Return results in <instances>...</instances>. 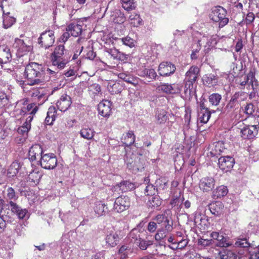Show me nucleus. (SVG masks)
Segmentation results:
<instances>
[{
	"label": "nucleus",
	"instance_id": "nucleus-37",
	"mask_svg": "<svg viewBox=\"0 0 259 259\" xmlns=\"http://www.w3.org/2000/svg\"><path fill=\"white\" fill-rule=\"evenodd\" d=\"M122 143L126 146H130L132 145L135 142V136L132 131H129L126 133L124 138L122 139Z\"/></svg>",
	"mask_w": 259,
	"mask_h": 259
},
{
	"label": "nucleus",
	"instance_id": "nucleus-40",
	"mask_svg": "<svg viewBox=\"0 0 259 259\" xmlns=\"http://www.w3.org/2000/svg\"><path fill=\"white\" fill-rule=\"evenodd\" d=\"M122 8L127 11L134 10L136 8L134 0H120Z\"/></svg>",
	"mask_w": 259,
	"mask_h": 259
},
{
	"label": "nucleus",
	"instance_id": "nucleus-12",
	"mask_svg": "<svg viewBox=\"0 0 259 259\" xmlns=\"http://www.w3.org/2000/svg\"><path fill=\"white\" fill-rule=\"evenodd\" d=\"M119 234V232L113 229L108 231L105 238L106 244L112 247L116 246L120 239Z\"/></svg>",
	"mask_w": 259,
	"mask_h": 259
},
{
	"label": "nucleus",
	"instance_id": "nucleus-27",
	"mask_svg": "<svg viewBox=\"0 0 259 259\" xmlns=\"http://www.w3.org/2000/svg\"><path fill=\"white\" fill-rule=\"evenodd\" d=\"M155 118L158 124L164 123L169 119L167 112L163 109H157Z\"/></svg>",
	"mask_w": 259,
	"mask_h": 259
},
{
	"label": "nucleus",
	"instance_id": "nucleus-14",
	"mask_svg": "<svg viewBox=\"0 0 259 259\" xmlns=\"http://www.w3.org/2000/svg\"><path fill=\"white\" fill-rule=\"evenodd\" d=\"M111 105L112 103L107 100L101 102L98 105L99 113L103 117H109L111 113Z\"/></svg>",
	"mask_w": 259,
	"mask_h": 259
},
{
	"label": "nucleus",
	"instance_id": "nucleus-31",
	"mask_svg": "<svg viewBox=\"0 0 259 259\" xmlns=\"http://www.w3.org/2000/svg\"><path fill=\"white\" fill-rule=\"evenodd\" d=\"M94 210L99 215H103L108 212V207L104 203L101 201H98L95 204Z\"/></svg>",
	"mask_w": 259,
	"mask_h": 259
},
{
	"label": "nucleus",
	"instance_id": "nucleus-10",
	"mask_svg": "<svg viewBox=\"0 0 259 259\" xmlns=\"http://www.w3.org/2000/svg\"><path fill=\"white\" fill-rule=\"evenodd\" d=\"M210 236L213 243L219 247H227L231 245L229 241L228 237H225L222 233L212 232L210 234Z\"/></svg>",
	"mask_w": 259,
	"mask_h": 259
},
{
	"label": "nucleus",
	"instance_id": "nucleus-33",
	"mask_svg": "<svg viewBox=\"0 0 259 259\" xmlns=\"http://www.w3.org/2000/svg\"><path fill=\"white\" fill-rule=\"evenodd\" d=\"M21 167L20 163L18 161H14L10 165L8 169V174L9 177H13L18 172L19 170Z\"/></svg>",
	"mask_w": 259,
	"mask_h": 259
},
{
	"label": "nucleus",
	"instance_id": "nucleus-19",
	"mask_svg": "<svg viewBox=\"0 0 259 259\" xmlns=\"http://www.w3.org/2000/svg\"><path fill=\"white\" fill-rule=\"evenodd\" d=\"M199 72V68L197 66H191L186 73L184 81L190 82L193 83L197 80Z\"/></svg>",
	"mask_w": 259,
	"mask_h": 259
},
{
	"label": "nucleus",
	"instance_id": "nucleus-38",
	"mask_svg": "<svg viewBox=\"0 0 259 259\" xmlns=\"http://www.w3.org/2000/svg\"><path fill=\"white\" fill-rule=\"evenodd\" d=\"M95 132L91 128H83L80 131V135L81 137L87 140H91L93 138Z\"/></svg>",
	"mask_w": 259,
	"mask_h": 259
},
{
	"label": "nucleus",
	"instance_id": "nucleus-17",
	"mask_svg": "<svg viewBox=\"0 0 259 259\" xmlns=\"http://www.w3.org/2000/svg\"><path fill=\"white\" fill-rule=\"evenodd\" d=\"M71 104V99L70 97L67 95H62L56 103L58 109L63 112L66 111Z\"/></svg>",
	"mask_w": 259,
	"mask_h": 259
},
{
	"label": "nucleus",
	"instance_id": "nucleus-60",
	"mask_svg": "<svg viewBox=\"0 0 259 259\" xmlns=\"http://www.w3.org/2000/svg\"><path fill=\"white\" fill-rule=\"evenodd\" d=\"M8 102V98L6 94L3 92H0V107L7 105Z\"/></svg>",
	"mask_w": 259,
	"mask_h": 259
},
{
	"label": "nucleus",
	"instance_id": "nucleus-3",
	"mask_svg": "<svg viewBox=\"0 0 259 259\" xmlns=\"http://www.w3.org/2000/svg\"><path fill=\"white\" fill-rule=\"evenodd\" d=\"M13 46L21 56L26 54L32 49L30 39L27 37L22 36H21L20 38L15 39Z\"/></svg>",
	"mask_w": 259,
	"mask_h": 259
},
{
	"label": "nucleus",
	"instance_id": "nucleus-30",
	"mask_svg": "<svg viewBox=\"0 0 259 259\" xmlns=\"http://www.w3.org/2000/svg\"><path fill=\"white\" fill-rule=\"evenodd\" d=\"M3 26L6 29L11 27L15 22L16 19L12 16H9V12L5 13V10L3 11Z\"/></svg>",
	"mask_w": 259,
	"mask_h": 259
},
{
	"label": "nucleus",
	"instance_id": "nucleus-52",
	"mask_svg": "<svg viewBox=\"0 0 259 259\" xmlns=\"http://www.w3.org/2000/svg\"><path fill=\"white\" fill-rule=\"evenodd\" d=\"M157 192L155 187L152 184H149L144 189V194L147 196L154 195Z\"/></svg>",
	"mask_w": 259,
	"mask_h": 259
},
{
	"label": "nucleus",
	"instance_id": "nucleus-2",
	"mask_svg": "<svg viewBox=\"0 0 259 259\" xmlns=\"http://www.w3.org/2000/svg\"><path fill=\"white\" fill-rule=\"evenodd\" d=\"M69 57L67 55V51L63 45L56 46L51 55L52 67L58 69H63L69 62Z\"/></svg>",
	"mask_w": 259,
	"mask_h": 259
},
{
	"label": "nucleus",
	"instance_id": "nucleus-1",
	"mask_svg": "<svg viewBox=\"0 0 259 259\" xmlns=\"http://www.w3.org/2000/svg\"><path fill=\"white\" fill-rule=\"evenodd\" d=\"M45 74V68L41 64L31 62L28 64L24 72V75L31 85L38 84L43 81Z\"/></svg>",
	"mask_w": 259,
	"mask_h": 259
},
{
	"label": "nucleus",
	"instance_id": "nucleus-28",
	"mask_svg": "<svg viewBox=\"0 0 259 259\" xmlns=\"http://www.w3.org/2000/svg\"><path fill=\"white\" fill-rule=\"evenodd\" d=\"M57 110L54 106L49 108L45 122L47 125H52L56 119Z\"/></svg>",
	"mask_w": 259,
	"mask_h": 259
},
{
	"label": "nucleus",
	"instance_id": "nucleus-57",
	"mask_svg": "<svg viewBox=\"0 0 259 259\" xmlns=\"http://www.w3.org/2000/svg\"><path fill=\"white\" fill-rule=\"evenodd\" d=\"M238 108V105L236 104V103L233 102L232 101L230 100L225 107V110L227 111V112H229L236 110Z\"/></svg>",
	"mask_w": 259,
	"mask_h": 259
},
{
	"label": "nucleus",
	"instance_id": "nucleus-61",
	"mask_svg": "<svg viewBox=\"0 0 259 259\" xmlns=\"http://www.w3.org/2000/svg\"><path fill=\"white\" fill-rule=\"evenodd\" d=\"M146 77L150 79H154L157 76L156 72L153 69H146Z\"/></svg>",
	"mask_w": 259,
	"mask_h": 259
},
{
	"label": "nucleus",
	"instance_id": "nucleus-34",
	"mask_svg": "<svg viewBox=\"0 0 259 259\" xmlns=\"http://www.w3.org/2000/svg\"><path fill=\"white\" fill-rule=\"evenodd\" d=\"M210 115V112L208 109L204 108L198 112V118L201 122L205 123L208 121Z\"/></svg>",
	"mask_w": 259,
	"mask_h": 259
},
{
	"label": "nucleus",
	"instance_id": "nucleus-56",
	"mask_svg": "<svg viewBox=\"0 0 259 259\" xmlns=\"http://www.w3.org/2000/svg\"><path fill=\"white\" fill-rule=\"evenodd\" d=\"M120 41L124 45L132 48L135 46V40L129 36L120 39Z\"/></svg>",
	"mask_w": 259,
	"mask_h": 259
},
{
	"label": "nucleus",
	"instance_id": "nucleus-47",
	"mask_svg": "<svg viewBox=\"0 0 259 259\" xmlns=\"http://www.w3.org/2000/svg\"><path fill=\"white\" fill-rule=\"evenodd\" d=\"M119 187L122 192L131 190L135 188V185L129 181H123L120 183Z\"/></svg>",
	"mask_w": 259,
	"mask_h": 259
},
{
	"label": "nucleus",
	"instance_id": "nucleus-48",
	"mask_svg": "<svg viewBox=\"0 0 259 259\" xmlns=\"http://www.w3.org/2000/svg\"><path fill=\"white\" fill-rule=\"evenodd\" d=\"M184 98H190L191 97L192 90L193 88V83L190 82L184 81Z\"/></svg>",
	"mask_w": 259,
	"mask_h": 259
},
{
	"label": "nucleus",
	"instance_id": "nucleus-45",
	"mask_svg": "<svg viewBox=\"0 0 259 259\" xmlns=\"http://www.w3.org/2000/svg\"><path fill=\"white\" fill-rule=\"evenodd\" d=\"M247 79H249V83L251 84L252 88L253 90H257L258 89L259 84L258 81L255 78L254 74L253 72H250L247 75Z\"/></svg>",
	"mask_w": 259,
	"mask_h": 259
},
{
	"label": "nucleus",
	"instance_id": "nucleus-23",
	"mask_svg": "<svg viewBox=\"0 0 259 259\" xmlns=\"http://www.w3.org/2000/svg\"><path fill=\"white\" fill-rule=\"evenodd\" d=\"M10 205L11 209L12 212L16 214L18 218L20 219H23L25 218L28 211L26 209H22L16 203L13 201H10Z\"/></svg>",
	"mask_w": 259,
	"mask_h": 259
},
{
	"label": "nucleus",
	"instance_id": "nucleus-18",
	"mask_svg": "<svg viewBox=\"0 0 259 259\" xmlns=\"http://www.w3.org/2000/svg\"><path fill=\"white\" fill-rule=\"evenodd\" d=\"M154 220L156 222V224L160 225L161 228H165V230L167 231L172 230V225L169 224V220L165 214L157 215Z\"/></svg>",
	"mask_w": 259,
	"mask_h": 259
},
{
	"label": "nucleus",
	"instance_id": "nucleus-35",
	"mask_svg": "<svg viewBox=\"0 0 259 259\" xmlns=\"http://www.w3.org/2000/svg\"><path fill=\"white\" fill-rule=\"evenodd\" d=\"M228 189L226 186H221L217 187L213 191V196L214 198H220L224 197L228 193Z\"/></svg>",
	"mask_w": 259,
	"mask_h": 259
},
{
	"label": "nucleus",
	"instance_id": "nucleus-62",
	"mask_svg": "<svg viewBox=\"0 0 259 259\" xmlns=\"http://www.w3.org/2000/svg\"><path fill=\"white\" fill-rule=\"evenodd\" d=\"M76 70H74L72 68H69V69L67 71H65V72L64 73V75L67 77H71L74 76L73 78H75L76 76Z\"/></svg>",
	"mask_w": 259,
	"mask_h": 259
},
{
	"label": "nucleus",
	"instance_id": "nucleus-44",
	"mask_svg": "<svg viewBox=\"0 0 259 259\" xmlns=\"http://www.w3.org/2000/svg\"><path fill=\"white\" fill-rule=\"evenodd\" d=\"M234 246L236 247L248 248L250 246V243L246 238L239 237L236 241Z\"/></svg>",
	"mask_w": 259,
	"mask_h": 259
},
{
	"label": "nucleus",
	"instance_id": "nucleus-55",
	"mask_svg": "<svg viewBox=\"0 0 259 259\" xmlns=\"http://www.w3.org/2000/svg\"><path fill=\"white\" fill-rule=\"evenodd\" d=\"M204 220V215H202L200 213L196 212L194 214L193 221L196 226L201 225L203 221Z\"/></svg>",
	"mask_w": 259,
	"mask_h": 259
},
{
	"label": "nucleus",
	"instance_id": "nucleus-42",
	"mask_svg": "<svg viewBox=\"0 0 259 259\" xmlns=\"http://www.w3.org/2000/svg\"><path fill=\"white\" fill-rule=\"evenodd\" d=\"M161 202V199L158 196L156 195L148 200L147 205L151 208H157L160 206Z\"/></svg>",
	"mask_w": 259,
	"mask_h": 259
},
{
	"label": "nucleus",
	"instance_id": "nucleus-39",
	"mask_svg": "<svg viewBox=\"0 0 259 259\" xmlns=\"http://www.w3.org/2000/svg\"><path fill=\"white\" fill-rule=\"evenodd\" d=\"M129 239L131 243L136 244L141 238V232L138 228L133 229L128 235Z\"/></svg>",
	"mask_w": 259,
	"mask_h": 259
},
{
	"label": "nucleus",
	"instance_id": "nucleus-8",
	"mask_svg": "<svg viewBox=\"0 0 259 259\" xmlns=\"http://www.w3.org/2000/svg\"><path fill=\"white\" fill-rule=\"evenodd\" d=\"M131 205L130 198L127 196L117 197L114 202L113 209L117 212H121L127 210Z\"/></svg>",
	"mask_w": 259,
	"mask_h": 259
},
{
	"label": "nucleus",
	"instance_id": "nucleus-26",
	"mask_svg": "<svg viewBox=\"0 0 259 259\" xmlns=\"http://www.w3.org/2000/svg\"><path fill=\"white\" fill-rule=\"evenodd\" d=\"M223 207L222 203L220 201H216L209 205L211 213L215 216H220L221 214Z\"/></svg>",
	"mask_w": 259,
	"mask_h": 259
},
{
	"label": "nucleus",
	"instance_id": "nucleus-53",
	"mask_svg": "<svg viewBox=\"0 0 259 259\" xmlns=\"http://www.w3.org/2000/svg\"><path fill=\"white\" fill-rule=\"evenodd\" d=\"M130 248L125 245H122L119 249L118 253L120 255V259H126L127 257Z\"/></svg>",
	"mask_w": 259,
	"mask_h": 259
},
{
	"label": "nucleus",
	"instance_id": "nucleus-46",
	"mask_svg": "<svg viewBox=\"0 0 259 259\" xmlns=\"http://www.w3.org/2000/svg\"><path fill=\"white\" fill-rule=\"evenodd\" d=\"M222 99L221 95L218 93H213L211 94L208 98L209 102L212 105L217 106L219 104Z\"/></svg>",
	"mask_w": 259,
	"mask_h": 259
},
{
	"label": "nucleus",
	"instance_id": "nucleus-64",
	"mask_svg": "<svg viewBox=\"0 0 259 259\" xmlns=\"http://www.w3.org/2000/svg\"><path fill=\"white\" fill-rule=\"evenodd\" d=\"M255 18L254 15L252 12H249L247 15L245 19V22L246 24H250L254 20Z\"/></svg>",
	"mask_w": 259,
	"mask_h": 259
},
{
	"label": "nucleus",
	"instance_id": "nucleus-63",
	"mask_svg": "<svg viewBox=\"0 0 259 259\" xmlns=\"http://www.w3.org/2000/svg\"><path fill=\"white\" fill-rule=\"evenodd\" d=\"M119 51L116 49H109L106 50V53L113 59H117Z\"/></svg>",
	"mask_w": 259,
	"mask_h": 259
},
{
	"label": "nucleus",
	"instance_id": "nucleus-41",
	"mask_svg": "<svg viewBox=\"0 0 259 259\" xmlns=\"http://www.w3.org/2000/svg\"><path fill=\"white\" fill-rule=\"evenodd\" d=\"M241 109L242 112L248 116H253L256 107L252 103H248L244 106V107H242Z\"/></svg>",
	"mask_w": 259,
	"mask_h": 259
},
{
	"label": "nucleus",
	"instance_id": "nucleus-15",
	"mask_svg": "<svg viewBox=\"0 0 259 259\" xmlns=\"http://www.w3.org/2000/svg\"><path fill=\"white\" fill-rule=\"evenodd\" d=\"M215 181L212 177H205L202 178L199 182V188L203 192L211 191L214 187Z\"/></svg>",
	"mask_w": 259,
	"mask_h": 259
},
{
	"label": "nucleus",
	"instance_id": "nucleus-21",
	"mask_svg": "<svg viewBox=\"0 0 259 259\" xmlns=\"http://www.w3.org/2000/svg\"><path fill=\"white\" fill-rule=\"evenodd\" d=\"M11 59L10 49L6 46H2L0 47V63H7L10 62Z\"/></svg>",
	"mask_w": 259,
	"mask_h": 259
},
{
	"label": "nucleus",
	"instance_id": "nucleus-49",
	"mask_svg": "<svg viewBox=\"0 0 259 259\" xmlns=\"http://www.w3.org/2000/svg\"><path fill=\"white\" fill-rule=\"evenodd\" d=\"M171 231H167L165 230V228L160 227L157 230V233L155 235L154 238L155 240L159 241L161 239L165 238L168 232Z\"/></svg>",
	"mask_w": 259,
	"mask_h": 259
},
{
	"label": "nucleus",
	"instance_id": "nucleus-25",
	"mask_svg": "<svg viewBox=\"0 0 259 259\" xmlns=\"http://www.w3.org/2000/svg\"><path fill=\"white\" fill-rule=\"evenodd\" d=\"M66 30L69 31L72 36L77 37L81 34L82 28L80 25L72 23L66 27Z\"/></svg>",
	"mask_w": 259,
	"mask_h": 259
},
{
	"label": "nucleus",
	"instance_id": "nucleus-29",
	"mask_svg": "<svg viewBox=\"0 0 259 259\" xmlns=\"http://www.w3.org/2000/svg\"><path fill=\"white\" fill-rule=\"evenodd\" d=\"M218 257L220 259H238V256L235 253L228 249H223L219 251Z\"/></svg>",
	"mask_w": 259,
	"mask_h": 259
},
{
	"label": "nucleus",
	"instance_id": "nucleus-20",
	"mask_svg": "<svg viewBox=\"0 0 259 259\" xmlns=\"http://www.w3.org/2000/svg\"><path fill=\"white\" fill-rule=\"evenodd\" d=\"M135 156H126L125 158V162L126 164L127 167L132 170L134 173H136L139 171H142L144 168V164H140L139 165H135L133 164L135 161Z\"/></svg>",
	"mask_w": 259,
	"mask_h": 259
},
{
	"label": "nucleus",
	"instance_id": "nucleus-36",
	"mask_svg": "<svg viewBox=\"0 0 259 259\" xmlns=\"http://www.w3.org/2000/svg\"><path fill=\"white\" fill-rule=\"evenodd\" d=\"M30 128L31 127L29 125H26V124L23 123V124L22 126H20L18 128V133L20 135H21L23 137L20 139V142L23 143L25 141V139L27 137L28 133L30 130Z\"/></svg>",
	"mask_w": 259,
	"mask_h": 259
},
{
	"label": "nucleus",
	"instance_id": "nucleus-11",
	"mask_svg": "<svg viewBox=\"0 0 259 259\" xmlns=\"http://www.w3.org/2000/svg\"><path fill=\"white\" fill-rule=\"evenodd\" d=\"M176 69L175 66L169 62H163L159 65L158 71L161 76H167L174 73Z\"/></svg>",
	"mask_w": 259,
	"mask_h": 259
},
{
	"label": "nucleus",
	"instance_id": "nucleus-59",
	"mask_svg": "<svg viewBox=\"0 0 259 259\" xmlns=\"http://www.w3.org/2000/svg\"><path fill=\"white\" fill-rule=\"evenodd\" d=\"M37 111V107H35L28 114L29 116L27 117L26 121L24 123L26 124V125H29L31 126L30 122L33 118V115L35 114L36 111Z\"/></svg>",
	"mask_w": 259,
	"mask_h": 259
},
{
	"label": "nucleus",
	"instance_id": "nucleus-7",
	"mask_svg": "<svg viewBox=\"0 0 259 259\" xmlns=\"http://www.w3.org/2000/svg\"><path fill=\"white\" fill-rule=\"evenodd\" d=\"M28 95L38 105H41L47 100L46 92L44 88H34L30 90Z\"/></svg>",
	"mask_w": 259,
	"mask_h": 259
},
{
	"label": "nucleus",
	"instance_id": "nucleus-6",
	"mask_svg": "<svg viewBox=\"0 0 259 259\" xmlns=\"http://www.w3.org/2000/svg\"><path fill=\"white\" fill-rule=\"evenodd\" d=\"M41 166L46 169H53L57 164V160L53 153L44 154L39 160Z\"/></svg>",
	"mask_w": 259,
	"mask_h": 259
},
{
	"label": "nucleus",
	"instance_id": "nucleus-5",
	"mask_svg": "<svg viewBox=\"0 0 259 259\" xmlns=\"http://www.w3.org/2000/svg\"><path fill=\"white\" fill-rule=\"evenodd\" d=\"M54 32L52 30H47L41 33L38 39V43L45 49L52 47L55 41Z\"/></svg>",
	"mask_w": 259,
	"mask_h": 259
},
{
	"label": "nucleus",
	"instance_id": "nucleus-58",
	"mask_svg": "<svg viewBox=\"0 0 259 259\" xmlns=\"http://www.w3.org/2000/svg\"><path fill=\"white\" fill-rule=\"evenodd\" d=\"M201 43L199 40L196 43V48L194 49L192 52L191 57L192 59H196L198 58L197 54L199 52L201 47Z\"/></svg>",
	"mask_w": 259,
	"mask_h": 259
},
{
	"label": "nucleus",
	"instance_id": "nucleus-22",
	"mask_svg": "<svg viewBox=\"0 0 259 259\" xmlns=\"http://www.w3.org/2000/svg\"><path fill=\"white\" fill-rule=\"evenodd\" d=\"M240 133L241 137L244 139H252L257 134L256 125H251L242 128Z\"/></svg>",
	"mask_w": 259,
	"mask_h": 259
},
{
	"label": "nucleus",
	"instance_id": "nucleus-16",
	"mask_svg": "<svg viewBox=\"0 0 259 259\" xmlns=\"http://www.w3.org/2000/svg\"><path fill=\"white\" fill-rule=\"evenodd\" d=\"M43 151L41 146L39 144L33 145L29 151V159L33 161L38 159L40 160L41 157L43 156Z\"/></svg>",
	"mask_w": 259,
	"mask_h": 259
},
{
	"label": "nucleus",
	"instance_id": "nucleus-4",
	"mask_svg": "<svg viewBox=\"0 0 259 259\" xmlns=\"http://www.w3.org/2000/svg\"><path fill=\"white\" fill-rule=\"evenodd\" d=\"M211 19L219 23V27H223L229 22V19L226 17V11L222 7L218 6L212 11Z\"/></svg>",
	"mask_w": 259,
	"mask_h": 259
},
{
	"label": "nucleus",
	"instance_id": "nucleus-54",
	"mask_svg": "<svg viewBox=\"0 0 259 259\" xmlns=\"http://www.w3.org/2000/svg\"><path fill=\"white\" fill-rule=\"evenodd\" d=\"M243 95L244 94L243 93H236L232 96L230 100L232 101L233 102L236 103V104L239 106L241 102L244 100V98H242Z\"/></svg>",
	"mask_w": 259,
	"mask_h": 259
},
{
	"label": "nucleus",
	"instance_id": "nucleus-43",
	"mask_svg": "<svg viewBox=\"0 0 259 259\" xmlns=\"http://www.w3.org/2000/svg\"><path fill=\"white\" fill-rule=\"evenodd\" d=\"M153 243L152 240H146L141 238L136 244L141 250H146L148 247L152 245Z\"/></svg>",
	"mask_w": 259,
	"mask_h": 259
},
{
	"label": "nucleus",
	"instance_id": "nucleus-50",
	"mask_svg": "<svg viewBox=\"0 0 259 259\" xmlns=\"http://www.w3.org/2000/svg\"><path fill=\"white\" fill-rule=\"evenodd\" d=\"M5 198L8 200H16L18 198V196L16 195L15 190L12 187H8L6 189V194Z\"/></svg>",
	"mask_w": 259,
	"mask_h": 259
},
{
	"label": "nucleus",
	"instance_id": "nucleus-13",
	"mask_svg": "<svg viewBox=\"0 0 259 259\" xmlns=\"http://www.w3.org/2000/svg\"><path fill=\"white\" fill-rule=\"evenodd\" d=\"M234 164V159L231 156L221 157L218 160V164L220 168L224 171H229Z\"/></svg>",
	"mask_w": 259,
	"mask_h": 259
},
{
	"label": "nucleus",
	"instance_id": "nucleus-51",
	"mask_svg": "<svg viewBox=\"0 0 259 259\" xmlns=\"http://www.w3.org/2000/svg\"><path fill=\"white\" fill-rule=\"evenodd\" d=\"M129 18L131 20V24L134 26H138L142 23V20L138 14H132L130 16Z\"/></svg>",
	"mask_w": 259,
	"mask_h": 259
},
{
	"label": "nucleus",
	"instance_id": "nucleus-32",
	"mask_svg": "<svg viewBox=\"0 0 259 259\" xmlns=\"http://www.w3.org/2000/svg\"><path fill=\"white\" fill-rule=\"evenodd\" d=\"M203 81L207 86L214 87L218 84V77L214 74H210L204 77Z\"/></svg>",
	"mask_w": 259,
	"mask_h": 259
},
{
	"label": "nucleus",
	"instance_id": "nucleus-24",
	"mask_svg": "<svg viewBox=\"0 0 259 259\" xmlns=\"http://www.w3.org/2000/svg\"><path fill=\"white\" fill-rule=\"evenodd\" d=\"M201 44L206 43L204 46V51L205 53H207L210 50V48L217 44L215 37L211 35L203 36L199 40Z\"/></svg>",
	"mask_w": 259,
	"mask_h": 259
},
{
	"label": "nucleus",
	"instance_id": "nucleus-9",
	"mask_svg": "<svg viewBox=\"0 0 259 259\" xmlns=\"http://www.w3.org/2000/svg\"><path fill=\"white\" fill-rule=\"evenodd\" d=\"M182 86L177 84H169L165 83H160L156 89L159 92H162L166 94H179L182 90Z\"/></svg>",
	"mask_w": 259,
	"mask_h": 259
}]
</instances>
